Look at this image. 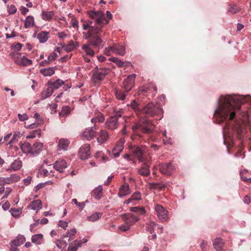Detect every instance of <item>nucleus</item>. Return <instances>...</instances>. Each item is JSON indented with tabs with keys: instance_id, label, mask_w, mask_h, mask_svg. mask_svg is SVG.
<instances>
[{
	"instance_id": "f257e3e1",
	"label": "nucleus",
	"mask_w": 251,
	"mask_h": 251,
	"mask_svg": "<svg viewBox=\"0 0 251 251\" xmlns=\"http://www.w3.org/2000/svg\"><path fill=\"white\" fill-rule=\"evenodd\" d=\"M244 102L251 105V97L239 95H221L217 100L214 113V121L220 124L225 122L223 133L225 145L232 146L235 139H241L245 134L244 126L249 122V115Z\"/></svg>"
},
{
	"instance_id": "f03ea898",
	"label": "nucleus",
	"mask_w": 251,
	"mask_h": 251,
	"mask_svg": "<svg viewBox=\"0 0 251 251\" xmlns=\"http://www.w3.org/2000/svg\"><path fill=\"white\" fill-rule=\"evenodd\" d=\"M87 14L94 20L95 25H93L92 21H82L83 22L82 28L87 30L83 32V35L85 39L91 38L89 43L95 47H102L104 42L100 37V33L102 32L103 25L107 24L109 20L112 18V15L110 11H106V15L109 18L106 19L103 13L100 11H88Z\"/></svg>"
},
{
	"instance_id": "7ed1b4c3",
	"label": "nucleus",
	"mask_w": 251,
	"mask_h": 251,
	"mask_svg": "<svg viewBox=\"0 0 251 251\" xmlns=\"http://www.w3.org/2000/svg\"><path fill=\"white\" fill-rule=\"evenodd\" d=\"M153 125L147 119L141 120L139 123L133 126L132 129L135 131L140 129L143 133L150 134L153 130Z\"/></svg>"
},
{
	"instance_id": "20e7f679",
	"label": "nucleus",
	"mask_w": 251,
	"mask_h": 251,
	"mask_svg": "<svg viewBox=\"0 0 251 251\" xmlns=\"http://www.w3.org/2000/svg\"><path fill=\"white\" fill-rule=\"evenodd\" d=\"M143 112L149 116H153L163 113V109L159 105H155L153 103L150 102L143 108Z\"/></svg>"
},
{
	"instance_id": "39448f33",
	"label": "nucleus",
	"mask_w": 251,
	"mask_h": 251,
	"mask_svg": "<svg viewBox=\"0 0 251 251\" xmlns=\"http://www.w3.org/2000/svg\"><path fill=\"white\" fill-rule=\"evenodd\" d=\"M108 70L105 68L99 69L97 67L93 71L92 80L95 83L101 81L108 74Z\"/></svg>"
},
{
	"instance_id": "423d86ee",
	"label": "nucleus",
	"mask_w": 251,
	"mask_h": 251,
	"mask_svg": "<svg viewBox=\"0 0 251 251\" xmlns=\"http://www.w3.org/2000/svg\"><path fill=\"white\" fill-rule=\"evenodd\" d=\"M155 214L161 222H165L168 219V212L164 207L156 204L154 207Z\"/></svg>"
},
{
	"instance_id": "0eeeda50",
	"label": "nucleus",
	"mask_w": 251,
	"mask_h": 251,
	"mask_svg": "<svg viewBox=\"0 0 251 251\" xmlns=\"http://www.w3.org/2000/svg\"><path fill=\"white\" fill-rule=\"evenodd\" d=\"M121 217L123 222L129 225L130 226L135 224L139 220L137 216L131 213L123 214L121 215Z\"/></svg>"
},
{
	"instance_id": "6e6552de",
	"label": "nucleus",
	"mask_w": 251,
	"mask_h": 251,
	"mask_svg": "<svg viewBox=\"0 0 251 251\" xmlns=\"http://www.w3.org/2000/svg\"><path fill=\"white\" fill-rule=\"evenodd\" d=\"M20 179V176L16 174H12L9 177H0V185L10 184L18 182Z\"/></svg>"
},
{
	"instance_id": "1a4fd4ad",
	"label": "nucleus",
	"mask_w": 251,
	"mask_h": 251,
	"mask_svg": "<svg viewBox=\"0 0 251 251\" xmlns=\"http://www.w3.org/2000/svg\"><path fill=\"white\" fill-rule=\"evenodd\" d=\"M136 75L132 74L129 75L124 81L123 88L126 92H129L133 87Z\"/></svg>"
},
{
	"instance_id": "9d476101",
	"label": "nucleus",
	"mask_w": 251,
	"mask_h": 251,
	"mask_svg": "<svg viewBox=\"0 0 251 251\" xmlns=\"http://www.w3.org/2000/svg\"><path fill=\"white\" fill-rule=\"evenodd\" d=\"M90 147L89 144H84L79 149L78 155L82 160L88 159L90 156Z\"/></svg>"
},
{
	"instance_id": "9b49d317",
	"label": "nucleus",
	"mask_w": 251,
	"mask_h": 251,
	"mask_svg": "<svg viewBox=\"0 0 251 251\" xmlns=\"http://www.w3.org/2000/svg\"><path fill=\"white\" fill-rule=\"evenodd\" d=\"M175 169L174 165L169 163L168 164L162 163L159 166V171L162 173L167 176L171 175Z\"/></svg>"
},
{
	"instance_id": "f8f14e48",
	"label": "nucleus",
	"mask_w": 251,
	"mask_h": 251,
	"mask_svg": "<svg viewBox=\"0 0 251 251\" xmlns=\"http://www.w3.org/2000/svg\"><path fill=\"white\" fill-rule=\"evenodd\" d=\"M106 128L109 129L114 130L117 128L118 122L116 116H111L108 119L105 124Z\"/></svg>"
},
{
	"instance_id": "ddd939ff",
	"label": "nucleus",
	"mask_w": 251,
	"mask_h": 251,
	"mask_svg": "<svg viewBox=\"0 0 251 251\" xmlns=\"http://www.w3.org/2000/svg\"><path fill=\"white\" fill-rule=\"evenodd\" d=\"M52 165L53 168L60 173H63L64 170L67 167L66 161L63 159L56 161Z\"/></svg>"
},
{
	"instance_id": "4468645a",
	"label": "nucleus",
	"mask_w": 251,
	"mask_h": 251,
	"mask_svg": "<svg viewBox=\"0 0 251 251\" xmlns=\"http://www.w3.org/2000/svg\"><path fill=\"white\" fill-rule=\"evenodd\" d=\"M43 144L40 142H36L33 146L31 145V152H29L28 155L31 156H35L39 154L41 151Z\"/></svg>"
},
{
	"instance_id": "2eb2a0df",
	"label": "nucleus",
	"mask_w": 251,
	"mask_h": 251,
	"mask_svg": "<svg viewBox=\"0 0 251 251\" xmlns=\"http://www.w3.org/2000/svg\"><path fill=\"white\" fill-rule=\"evenodd\" d=\"M70 143V141L66 138L59 139L57 145L58 151H67Z\"/></svg>"
},
{
	"instance_id": "dca6fc26",
	"label": "nucleus",
	"mask_w": 251,
	"mask_h": 251,
	"mask_svg": "<svg viewBox=\"0 0 251 251\" xmlns=\"http://www.w3.org/2000/svg\"><path fill=\"white\" fill-rule=\"evenodd\" d=\"M124 149V142L123 141H119L112 150V155L115 157L119 156L120 152Z\"/></svg>"
},
{
	"instance_id": "f3484780",
	"label": "nucleus",
	"mask_w": 251,
	"mask_h": 251,
	"mask_svg": "<svg viewBox=\"0 0 251 251\" xmlns=\"http://www.w3.org/2000/svg\"><path fill=\"white\" fill-rule=\"evenodd\" d=\"M95 134V131L92 127H88L85 129L82 134V138L88 140L92 139Z\"/></svg>"
},
{
	"instance_id": "a211bd4d",
	"label": "nucleus",
	"mask_w": 251,
	"mask_h": 251,
	"mask_svg": "<svg viewBox=\"0 0 251 251\" xmlns=\"http://www.w3.org/2000/svg\"><path fill=\"white\" fill-rule=\"evenodd\" d=\"M133 154L136 156L139 162H142L144 161V158L143 155L144 154V151L139 147H135L132 150Z\"/></svg>"
},
{
	"instance_id": "6ab92c4d",
	"label": "nucleus",
	"mask_w": 251,
	"mask_h": 251,
	"mask_svg": "<svg viewBox=\"0 0 251 251\" xmlns=\"http://www.w3.org/2000/svg\"><path fill=\"white\" fill-rule=\"evenodd\" d=\"M97 136V141L100 144L104 143L108 138L107 132L103 130H101Z\"/></svg>"
},
{
	"instance_id": "aec40b11",
	"label": "nucleus",
	"mask_w": 251,
	"mask_h": 251,
	"mask_svg": "<svg viewBox=\"0 0 251 251\" xmlns=\"http://www.w3.org/2000/svg\"><path fill=\"white\" fill-rule=\"evenodd\" d=\"M22 166V162L19 159H16L11 164L10 167L7 169V171H17L19 170Z\"/></svg>"
},
{
	"instance_id": "412c9836",
	"label": "nucleus",
	"mask_w": 251,
	"mask_h": 251,
	"mask_svg": "<svg viewBox=\"0 0 251 251\" xmlns=\"http://www.w3.org/2000/svg\"><path fill=\"white\" fill-rule=\"evenodd\" d=\"M114 49V53L121 56H124L126 53L125 47L124 46L120 44H114L113 46Z\"/></svg>"
},
{
	"instance_id": "4be33fe9",
	"label": "nucleus",
	"mask_w": 251,
	"mask_h": 251,
	"mask_svg": "<svg viewBox=\"0 0 251 251\" xmlns=\"http://www.w3.org/2000/svg\"><path fill=\"white\" fill-rule=\"evenodd\" d=\"M129 193L130 191L129 185L128 184L125 183L121 186L118 195L120 198H122L127 195Z\"/></svg>"
},
{
	"instance_id": "5701e85b",
	"label": "nucleus",
	"mask_w": 251,
	"mask_h": 251,
	"mask_svg": "<svg viewBox=\"0 0 251 251\" xmlns=\"http://www.w3.org/2000/svg\"><path fill=\"white\" fill-rule=\"evenodd\" d=\"M63 84H64V82L60 79H58L54 82L49 81L48 83V86L51 87L53 91L54 90L59 88Z\"/></svg>"
},
{
	"instance_id": "b1692460",
	"label": "nucleus",
	"mask_w": 251,
	"mask_h": 251,
	"mask_svg": "<svg viewBox=\"0 0 251 251\" xmlns=\"http://www.w3.org/2000/svg\"><path fill=\"white\" fill-rule=\"evenodd\" d=\"M31 241L36 245H41L43 243V235L39 233L34 234L31 237Z\"/></svg>"
},
{
	"instance_id": "393cba45",
	"label": "nucleus",
	"mask_w": 251,
	"mask_h": 251,
	"mask_svg": "<svg viewBox=\"0 0 251 251\" xmlns=\"http://www.w3.org/2000/svg\"><path fill=\"white\" fill-rule=\"evenodd\" d=\"M25 241V238L24 236L19 235L11 241L10 244L19 247L23 244Z\"/></svg>"
},
{
	"instance_id": "a878e982",
	"label": "nucleus",
	"mask_w": 251,
	"mask_h": 251,
	"mask_svg": "<svg viewBox=\"0 0 251 251\" xmlns=\"http://www.w3.org/2000/svg\"><path fill=\"white\" fill-rule=\"evenodd\" d=\"M139 173L144 176H147L150 174L149 165L148 163H144L142 167L138 170Z\"/></svg>"
},
{
	"instance_id": "bb28decb",
	"label": "nucleus",
	"mask_w": 251,
	"mask_h": 251,
	"mask_svg": "<svg viewBox=\"0 0 251 251\" xmlns=\"http://www.w3.org/2000/svg\"><path fill=\"white\" fill-rule=\"evenodd\" d=\"M29 206L31 209L37 212L42 207V202L39 200H34L30 203Z\"/></svg>"
},
{
	"instance_id": "cd10ccee",
	"label": "nucleus",
	"mask_w": 251,
	"mask_h": 251,
	"mask_svg": "<svg viewBox=\"0 0 251 251\" xmlns=\"http://www.w3.org/2000/svg\"><path fill=\"white\" fill-rule=\"evenodd\" d=\"M224 245V242L221 238H216L213 242L214 248L217 251H222Z\"/></svg>"
},
{
	"instance_id": "c85d7f7f",
	"label": "nucleus",
	"mask_w": 251,
	"mask_h": 251,
	"mask_svg": "<svg viewBox=\"0 0 251 251\" xmlns=\"http://www.w3.org/2000/svg\"><path fill=\"white\" fill-rule=\"evenodd\" d=\"M93 194L95 199H100L102 195V185H99L98 187H96L93 191Z\"/></svg>"
},
{
	"instance_id": "c756f323",
	"label": "nucleus",
	"mask_w": 251,
	"mask_h": 251,
	"mask_svg": "<svg viewBox=\"0 0 251 251\" xmlns=\"http://www.w3.org/2000/svg\"><path fill=\"white\" fill-rule=\"evenodd\" d=\"M54 15V12L53 11H43L41 14V17L44 21H50L52 19Z\"/></svg>"
},
{
	"instance_id": "7c9ffc66",
	"label": "nucleus",
	"mask_w": 251,
	"mask_h": 251,
	"mask_svg": "<svg viewBox=\"0 0 251 251\" xmlns=\"http://www.w3.org/2000/svg\"><path fill=\"white\" fill-rule=\"evenodd\" d=\"M53 90L49 86L48 88L45 89L41 94V99L43 100L47 98L50 97L53 93Z\"/></svg>"
},
{
	"instance_id": "2f4dec72",
	"label": "nucleus",
	"mask_w": 251,
	"mask_h": 251,
	"mask_svg": "<svg viewBox=\"0 0 251 251\" xmlns=\"http://www.w3.org/2000/svg\"><path fill=\"white\" fill-rule=\"evenodd\" d=\"M56 67H49L43 68L40 69V72L45 76H50L54 73V69Z\"/></svg>"
},
{
	"instance_id": "473e14b6",
	"label": "nucleus",
	"mask_w": 251,
	"mask_h": 251,
	"mask_svg": "<svg viewBox=\"0 0 251 251\" xmlns=\"http://www.w3.org/2000/svg\"><path fill=\"white\" fill-rule=\"evenodd\" d=\"M20 146L23 153L28 155L29 152H31V145L28 142L20 143Z\"/></svg>"
},
{
	"instance_id": "72a5a7b5",
	"label": "nucleus",
	"mask_w": 251,
	"mask_h": 251,
	"mask_svg": "<svg viewBox=\"0 0 251 251\" xmlns=\"http://www.w3.org/2000/svg\"><path fill=\"white\" fill-rule=\"evenodd\" d=\"M37 38L40 43L46 42L49 38V32L47 31H41L38 35Z\"/></svg>"
},
{
	"instance_id": "f704fd0d",
	"label": "nucleus",
	"mask_w": 251,
	"mask_h": 251,
	"mask_svg": "<svg viewBox=\"0 0 251 251\" xmlns=\"http://www.w3.org/2000/svg\"><path fill=\"white\" fill-rule=\"evenodd\" d=\"M89 40L88 41V42H89L91 38H89ZM87 40H88V39ZM89 44L83 45L82 46V49L85 52L87 55L93 56H94V50L90 47L91 44L90 43H89ZM92 46L93 45H92Z\"/></svg>"
},
{
	"instance_id": "c9c22d12",
	"label": "nucleus",
	"mask_w": 251,
	"mask_h": 251,
	"mask_svg": "<svg viewBox=\"0 0 251 251\" xmlns=\"http://www.w3.org/2000/svg\"><path fill=\"white\" fill-rule=\"evenodd\" d=\"M17 63L19 65L28 66L32 64V61L26 58L25 56H23L21 58L17 61Z\"/></svg>"
},
{
	"instance_id": "e433bc0d",
	"label": "nucleus",
	"mask_w": 251,
	"mask_h": 251,
	"mask_svg": "<svg viewBox=\"0 0 251 251\" xmlns=\"http://www.w3.org/2000/svg\"><path fill=\"white\" fill-rule=\"evenodd\" d=\"M34 25V20L33 16H27L25 21V28H29Z\"/></svg>"
},
{
	"instance_id": "4c0bfd02",
	"label": "nucleus",
	"mask_w": 251,
	"mask_h": 251,
	"mask_svg": "<svg viewBox=\"0 0 251 251\" xmlns=\"http://www.w3.org/2000/svg\"><path fill=\"white\" fill-rule=\"evenodd\" d=\"M62 236L61 238L56 240L55 244L56 246L60 249H64L67 246V242L63 240Z\"/></svg>"
},
{
	"instance_id": "58836bf2",
	"label": "nucleus",
	"mask_w": 251,
	"mask_h": 251,
	"mask_svg": "<svg viewBox=\"0 0 251 251\" xmlns=\"http://www.w3.org/2000/svg\"><path fill=\"white\" fill-rule=\"evenodd\" d=\"M241 8L236 4H230L227 11L231 14H235L240 11Z\"/></svg>"
},
{
	"instance_id": "ea45409f",
	"label": "nucleus",
	"mask_w": 251,
	"mask_h": 251,
	"mask_svg": "<svg viewBox=\"0 0 251 251\" xmlns=\"http://www.w3.org/2000/svg\"><path fill=\"white\" fill-rule=\"evenodd\" d=\"M101 216L100 212H96L87 217V220L91 222H95L99 219Z\"/></svg>"
},
{
	"instance_id": "a19ab883",
	"label": "nucleus",
	"mask_w": 251,
	"mask_h": 251,
	"mask_svg": "<svg viewBox=\"0 0 251 251\" xmlns=\"http://www.w3.org/2000/svg\"><path fill=\"white\" fill-rule=\"evenodd\" d=\"M115 95L116 98L119 100H124L126 99V94L121 90H116Z\"/></svg>"
},
{
	"instance_id": "79ce46f5",
	"label": "nucleus",
	"mask_w": 251,
	"mask_h": 251,
	"mask_svg": "<svg viewBox=\"0 0 251 251\" xmlns=\"http://www.w3.org/2000/svg\"><path fill=\"white\" fill-rule=\"evenodd\" d=\"M12 216L15 218H19L22 213L21 208H12L10 211Z\"/></svg>"
},
{
	"instance_id": "37998d69",
	"label": "nucleus",
	"mask_w": 251,
	"mask_h": 251,
	"mask_svg": "<svg viewBox=\"0 0 251 251\" xmlns=\"http://www.w3.org/2000/svg\"><path fill=\"white\" fill-rule=\"evenodd\" d=\"M63 48L65 50L69 52L74 50L75 48V46L74 41H71L68 44L66 45H64L63 46Z\"/></svg>"
},
{
	"instance_id": "c03bdc74",
	"label": "nucleus",
	"mask_w": 251,
	"mask_h": 251,
	"mask_svg": "<svg viewBox=\"0 0 251 251\" xmlns=\"http://www.w3.org/2000/svg\"><path fill=\"white\" fill-rule=\"evenodd\" d=\"M70 112V108L69 106H63L62 108L61 111L59 113V117H65Z\"/></svg>"
},
{
	"instance_id": "a18cd8bd",
	"label": "nucleus",
	"mask_w": 251,
	"mask_h": 251,
	"mask_svg": "<svg viewBox=\"0 0 251 251\" xmlns=\"http://www.w3.org/2000/svg\"><path fill=\"white\" fill-rule=\"evenodd\" d=\"M156 226V224L154 222L150 221L149 223L146 224V229L151 234L153 232Z\"/></svg>"
},
{
	"instance_id": "49530a36",
	"label": "nucleus",
	"mask_w": 251,
	"mask_h": 251,
	"mask_svg": "<svg viewBox=\"0 0 251 251\" xmlns=\"http://www.w3.org/2000/svg\"><path fill=\"white\" fill-rule=\"evenodd\" d=\"M76 233V230L75 228H73L71 229H70L66 234H63L62 235V238H65L66 237H69L68 240L70 241L72 239V236L75 235V234Z\"/></svg>"
},
{
	"instance_id": "de8ad7c7",
	"label": "nucleus",
	"mask_w": 251,
	"mask_h": 251,
	"mask_svg": "<svg viewBox=\"0 0 251 251\" xmlns=\"http://www.w3.org/2000/svg\"><path fill=\"white\" fill-rule=\"evenodd\" d=\"M41 131L40 129L34 130L31 131L30 134L27 135L26 138H34L37 135L39 137L40 136Z\"/></svg>"
},
{
	"instance_id": "09e8293b",
	"label": "nucleus",
	"mask_w": 251,
	"mask_h": 251,
	"mask_svg": "<svg viewBox=\"0 0 251 251\" xmlns=\"http://www.w3.org/2000/svg\"><path fill=\"white\" fill-rule=\"evenodd\" d=\"M72 201L73 202H74L75 204L79 208L80 210H82L85 206V202H87L88 201H86L85 202H78L77 200L75 199H74L72 200Z\"/></svg>"
},
{
	"instance_id": "8fccbe9b",
	"label": "nucleus",
	"mask_w": 251,
	"mask_h": 251,
	"mask_svg": "<svg viewBox=\"0 0 251 251\" xmlns=\"http://www.w3.org/2000/svg\"><path fill=\"white\" fill-rule=\"evenodd\" d=\"M109 60L115 63L118 67H122L124 63L120 59L117 57H112L109 59Z\"/></svg>"
},
{
	"instance_id": "3c124183",
	"label": "nucleus",
	"mask_w": 251,
	"mask_h": 251,
	"mask_svg": "<svg viewBox=\"0 0 251 251\" xmlns=\"http://www.w3.org/2000/svg\"><path fill=\"white\" fill-rule=\"evenodd\" d=\"M130 106L135 111H140L141 107H140L136 100H133L130 103Z\"/></svg>"
},
{
	"instance_id": "603ef678",
	"label": "nucleus",
	"mask_w": 251,
	"mask_h": 251,
	"mask_svg": "<svg viewBox=\"0 0 251 251\" xmlns=\"http://www.w3.org/2000/svg\"><path fill=\"white\" fill-rule=\"evenodd\" d=\"M7 11L9 13V14H13L15 13L17 11V8L15 7V6L13 5H7Z\"/></svg>"
},
{
	"instance_id": "864d4df0",
	"label": "nucleus",
	"mask_w": 251,
	"mask_h": 251,
	"mask_svg": "<svg viewBox=\"0 0 251 251\" xmlns=\"http://www.w3.org/2000/svg\"><path fill=\"white\" fill-rule=\"evenodd\" d=\"M34 118L35 119V122L38 123V125H41L44 123L43 120L40 117V115L37 113H35L33 116Z\"/></svg>"
},
{
	"instance_id": "5fc2aeb1",
	"label": "nucleus",
	"mask_w": 251,
	"mask_h": 251,
	"mask_svg": "<svg viewBox=\"0 0 251 251\" xmlns=\"http://www.w3.org/2000/svg\"><path fill=\"white\" fill-rule=\"evenodd\" d=\"M22 48V45L20 43L13 44L11 45V49L17 51H20Z\"/></svg>"
},
{
	"instance_id": "6e6d98bb",
	"label": "nucleus",
	"mask_w": 251,
	"mask_h": 251,
	"mask_svg": "<svg viewBox=\"0 0 251 251\" xmlns=\"http://www.w3.org/2000/svg\"><path fill=\"white\" fill-rule=\"evenodd\" d=\"M130 228V226L125 223L124 224L120 225L118 228L122 231H126L128 230Z\"/></svg>"
},
{
	"instance_id": "4d7b16f0",
	"label": "nucleus",
	"mask_w": 251,
	"mask_h": 251,
	"mask_svg": "<svg viewBox=\"0 0 251 251\" xmlns=\"http://www.w3.org/2000/svg\"><path fill=\"white\" fill-rule=\"evenodd\" d=\"M130 198L131 199L132 201L140 200L141 199V194L139 192H136L131 195Z\"/></svg>"
},
{
	"instance_id": "13d9d810",
	"label": "nucleus",
	"mask_w": 251,
	"mask_h": 251,
	"mask_svg": "<svg viewBox=\"0 0 251 251\" xmlns=\"http://www.w3.org/2000/svg\"><path fill=\"white\" fill-rule=\"evenodd\" d=\"M21 136V133L19 132H16L14 133L13 135V137L11 139V140L6 144V145H10L11 144H12L14 141L17 138L20 137Z\"/></svg>"
},
{
	"instance_id": "bf43d9fd",
	"label": "nucleus",
	"mask_w": 251,
	"mask_h": 251,
	"mask_svg": "<svg viewBox=\"0 0 251 251\" xmlns=\"http://www.w3.org/2000/svg\"><path fill=\"white\" fill-rule=\"evenodd\" d=\"M87 242V240L85 238H83L81 241H77L75 240V245L76 247H77V249L80 247L83 243H86Z\"/></svg>"
},
{
	"instance_id": "052dcab7",
	"label": "nucleus",
	"mask_w": 251,
	"mask_h": 251,
	"mask_svg": "<svg viewBox=\"0 0 251 251\" xmlns=\"http://www.w3.org/2000/svg\"><path fill=\"white\" fill-rule=\"evenodd\" d=\"M112 53H114L113 46H109L108 48H106L104 50V53L107 55H110Z\"/></svg>"
},
{
	"instance_id": "680f3d73",
	"label": "nucleus",
	"mask_w": 251,
	"mask_h": 251,
	"mask_svg": "<svg viewBox=\"0 0 251 251\" xmlns=\"http://www.w3.org/2000/svg\"><path fill=\"white\" fill-rule=\"evenodd\" d=\"M68 222L66 221H63L60 220L58 222V226L59 227H62L63 229H66L68 227Z\"/></svg>"
},
{
	"instance_id": "e2e57ef3",
	"label": "nucleus",
	"mask_w": 251,
	"mask_h": 251,
	"mask_svg": "<svg viewBox=\"0 0 251 251\" xmlns=\"http://www.w3.org/2000/svg\"><path fill=\"white\" fill-rule=\"evenodd\" d=\"M18 117L20 121H25L28 119V116L26 114H18Z\"/></svg>"
},
{
	"instance_id": "0e129e2a",
	"label": "nucleus",
	"mask_w": 251,
	"mask_h": 251,
	"mask_svg": "<svg viewBox=\"0 0 251 251\" xmlns=\"http://www.w3.org/2000/svg\"><path fill=\"white\" fill-rule=\"evenodd\" d=\"M57 56V55L56 53H55L54 52H52L48 56V60L50 62V61L54 60L56 59Z\"/></svg>"
},
{
	"instance_id": "69168bd1",
	"label": "nucleus",
	"mask_w": 251,
	"mask_h": 251,
	"mask_svg": "<svg viewBox=\"0 0 251 251\" xmlns=\"http://www.w3.org/2000/svg\"><path fill=\"white\" fill-rule=\"evenodd\" d=\"M95 118L97 121L99 123L102 122L104 120L103 115L101 113H99V115Z\"/></svg>"
},
{
	"instance_id": "338daca9",
	"label": "nucleus",
	"mask_w": 251,
	"mask_h": 251,
	"mask_svg": "<svg viewBox=\"0 0 251 251\" xmlns=\"http://www.w3.org/2000/svg\"><path fill=\"white\" fill-rule=\"evenodd\" d=\"M31 179H32V177L30 176H28L26 178L24 179L23 182H24V184L25 186L28 185L31 182Z\"/></svg>"
},
{
	"instance_id": "774afa93",
	"label": "nucleus",
	"mask_w": 251,
	"mask_h": 251,
	"mask_svg": "<svg viewBox=\"0 0 251 251\" xmlns=\"http://www.w3.org/2000/svg\"><path fill=\"white\" fill-rule=\"evenodd\" d=\"M77 250V247H76L75 245H73L72 244H70L69 245L67 251H76Z\"/></svg>"
}]
</instances>
